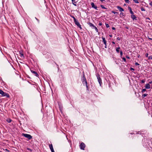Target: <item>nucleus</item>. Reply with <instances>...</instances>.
I'll use <instances>...</instances> for the list:
<instances>
[{
    "mask_svg": "<svg viewBox=\"0 0 152 152\" xmlns=\"http://www.w3.org/2000/svg\"><path fill=\"white\" fill-rule=\"evenodd\" d=\"M103 39V41L104 42V43L105 45L104 47L105 48H107V45H106L107 42H106V41L105 40V39Z\"/></svg>",
    "mask_w": 152,
    "mask_h": 152,
    "instance_id": "9b49d317",
    "label": "nucleus"
},
{
    "mask_svg": "<svg viewBox=\"0 0 152 152\" xmlns=\"http://www.w3.org/2000/svg\"><path fill=\"white\" fill-rule=\"evenodd\" d=\"M94 29H95V31H96V32H98V28H97V27H96L95 26V27L94 28Z\"/></svg>",
    "mask_w": 152,
    "mask_h": 152,
    "instance_id": "4be33fe9",
    "label": "nucleus"
},
{
    "mask_svg": "<svg viewBox=\"0 0 152 152\" xmlns=\"http://www.w3.org/2000/svg\"><path fill=\"white\" fill-rule=\"evenodd\" d=\"M117 8L120 11V12H122L124 11L123 9L119 6H117Z\"/></svg>",
    "mask_w": 152,
    "mask_h": 152,
    "instance_id": "0eeeda50",
    "label": "nucleus"
},
{
    "mask_svg": "<svg viewBox=\"0 0 152 152\" xmlns=\"http://www.w3.org/2000/svg\"><path fill=\"white\" fill-rule=\"evenodd\" d=\"M80 148L82 150H84V148L85 147V144L83 142H82L80 145Z\"/></svg>",
    "mask_w": 152,
    "mask_h": 152,
    "instance_id": "20e7f679",
    "label": "nucleus"
},
{
    "mask_svg": "<svg viewBox=\"0 0 152 152\" xmlns=\"http://www.w3.org/2000/svg\"><path fill=\"white\" fill-rule=\"evenodd\" d=\"M88 24L90 27L94 29V28L95 27V26H94L93 24L91 23H88Z\"/></svg>",
    "mask_w": 152,
    "mask_h": 152,
    "instance_id": "1a4fd4ad",
    "label": "nucleus"
},
{
    "mask_svg": "<svg viewBox=\"0 0 152 152\" xmlns=\"http://www.w3.org/2000/svg\"><path fill=\"white\" fill-rule=\"evenodd\" d=\"M135 65H139V64H138L137 62H136V63H135Z\"/></svg>",
    "mask_w": 152,
    "mask_h": 152,
    "instance_id": "473e14b6",
    "label": "nucleus"
},
{
    "mask_svg": "<svg viewBox=\"0 0 152 152\" xmlns=\"http://www.w3.org/2000/svg\"><path fill=\"white\" fill-rule=\"evenodd\" d=\"M149 83H150V84L152 83V81H151L149 82Z\"/></svg>",
    "mask_w": 152,
    "mask_h": 152,
    "instance_id": "c03bdc74",
    "label": "nucleus"
},
{
    "mask_svg": "<svg viewBox=\"0 0 152 152\" xmlns=\"http://www.w3.org/2000/svg\"><path fill=\"white\" fill-rule=\"evenodd\" d=\"M151 39V40H152V38H151V39Z\"/></svg>",
    "mask_w": 152,
    "mask_h": 152,
    "instance_id": "8fccbe9b",
    "label": "nucleus"
},
{
    "mask_svg": "<svg viewBox=\"0 0 152 152\" xmlns=\"http://www.w3.org/2000/svg\"><path fill=\"white\" fill-rule=\"evenodd\" d=\"M112 29H113V30H115V27H113L112 28Z\"/></svg>",
    "mask_w": 152,
    "mask_h": 152,
    "instance_id": "a19ab883",
    "label": "nucleus"
},
{
    "mask_svg": "<svg viewBox=\"0 0 152 152\" xmlns=\"http://www.w3.org/2000/svg\"><path fill=\"white\" fill-rule=\"evenodd\" d=\"M151 72H152V70L151 71Z\"/></svg>",
    "mask_w": 152,
    "mask_h": 152,
    "instance_id": "603ef678",
    "label": "nucleus"
},
{
    "mask_svg": "<svg viewBox=\"0 0 152 152\" xmlns=\"http://www.w3.org/2000/svg\"><path fill=\"white\" fill-rule=\"evenodd\" d=\"M0 94L2 96H6L7 97H9L10 96L8 94L4 93L1 89H0Z\"/></svg>",
    "mask_w": 152,
    "mask_h": 152,
    "instance_id": "f257e3e1",
    "label": "nucleus"
},
{
    "mask_svg": "<svg viewBox=\"0 0 152 152\" xmlns=\"http://www.w3.org/2000/svg\"><path fill=\"white\" fill-rule=\"evenodd\" d=\"M145 80H143L141 81V82L142 83H144L145 82Z\"/></svg>",
    "mask_w": 152,
    "mask_h": 152,
    "instance_id": "7c9ffc66",
    "label": "nucleus"
},
{
    "mask_svg": "<svg viewBox=\"0 0 152 152\" xmlns=\"http://www.w3.org/2000/svg\"><path fill=\"white\" fill-rule=\"evenodd\" d=\"M5 150H6V151H9L7 149H6Z\"/></svg>",
    "mask_w": 152,
    "mask_h": 152,
    "instance_id": "de8ad7c7",
    "label": "nucleus"
},
{
    "mask_svg": "<svg viewBox=\"0 0 152 152\" xmlns=\"http://www.w3.org/2000/svg\"><path fill=\"white\" fill-rule=\"evenodd\" d=\"M122 59L124 61H126V58H122Z\"/></svg>",
    "mask_w": 152,
    "mask_h": 152,
    "instance_id": "2f4dec72",
    "label": "nucleus"
},
{
    "mask_svg": "<svg viewBox=\"0 0 152 152\" xmlns=\"http://www.w3.org/2000/svg\"><path fill=\"white\" fill-rule=\"evenodd\" d=\"M131 70H134V69L133 68H131Z\"/></svg>",
    "mask_w": 152,
    "mask_h": 152,
    "instance_id": "ea45409f",
    "label": "nucleus"
},
{
    "mask_svg": "<svg viewBox=\"0 0 152 152\" xmlns=\"http://www.w3.org/2000/svg\"><path fill=\"white\" fill-rule=\"evenodd\" d=\"M120 49V48L119 47L116 49V50L118 53L119 52Z\"/></svg>",
    "mask_w": 152,
    "mask_h": 152,
    "instance_id": "6ab92c4d",
    "label": "nucleus"
},
{
    "mask_svg": "<svg viewBox=\"0 0 152 152\" xmlns=\"http://www.w3.org/2000/svg\"><path fill=\"white\" fill-rule=\"evenodd\" d=\"M101 7L102 8L104 9H107L106 8H105L103 5H101Z\"/></svg>",
    "mask_w": 152,
    "mask_h": 152,
    "instance_id": "412c9836",
    "label": "nucleus"
},
{
    "mask_svg": "<svg viewBox=\"0 0 152 152\" xmlns=\"http://www.w3.org/2000/svg\"><path fill=\"white\" fill-rule=\"evenodd\" d=\"M126 58L128 59H130V58L129 56H126Z\"/></svg>",
    "mask_w": 152,
    "mask_h": 152,
    "instance_id": "79ce46f5",
    "label": "nucleus"
},
{
    "mask_svg": "<svg viewBox=\"0 0 152 152\" xmlns=\"http://www.w3.org/2000/svg\"><path fill=\"white\" fill-rule=\"evenodd\" d=\"M83 83H85L86 84V87H87V81L86 80V79L85 78V77H83Z\"/></svg>",
    "mask_w": 152,
    "mask_h": 152,
    "instance_id": "f8f14e48",
    "label": "nucleus"
},
{
    "mask_svg": "<svg viewBox=\"0 0 152 152\" xmlns=\"http://www.w3.org/2000/svg\"><path fill=\"white\" fill-rule=\"evenodd\" d=\"M126 3L129 4L130 1L129 0H124Z\"/></svg>",
    "mask_w": 152,
    "mask_h": 152,
    "instance_id": "aec40b11",
    "label": "nucleus"
},
{
    "mask_svg": "<svg viewBox=\"0 0 152 152\" xmlns=\"http://www.w3.org/2000/svg\"><path fill=\"white\" fill-rule=\"evenodd\" d=\"M147 95H148V94H143L142 95V96L143 97H145Z\"/></svg>",
    "mask_w": 152,
    "mask_h": 152,
    "instance_id": "cd10ccee",
    "label": "nucleus"
},
{
    "mask_svg": "<svg viewBox=\"0 0 152 152\" xmlns=\"http://www.w3.org/2000/svg\"><path fill=\"white\" fill-rule=\"evenodd\" d=\"M120 40V39H118V40Z\"/></svg>",
    "mask_w": 152,
    "mask_h": 152,
    "instance_id": "3c124183",
    "label": "nucleus"
},
{
    "mask_svg": "<svg viewBox=\"0 0 152 152\" xmlns=\"http://www.w3.org/2000/svg\"><path fill=\"white\" fill-rule=\"evenodd\" d=\"M105 25H106V27L107 28H109L110 27V26L108 24L105 23Z\"/></svg>",
    "mask_w": 152,
    "mask_h": 152,
    "instance_id": "393cba45",
    "label": "nucleus"
},
{
    "mask_svg": "<svg viewBox=\"0 0 152 152\" xmlns=\"http://www.w3.org/2000/svg\"><path fill=\"white\" fill-rule=\"evenodd\" d=\"M75 24L77 26L80 28V29H82V28L81 27V25H80L79 23L77 21L76 22H75Z\"/></svg>",
    "mask_w": 152,
    "mask_h": 152,
    "instance_id": "39448f33",
    "label": "nucleus"
},
{
    "mask_svg": "<svg viewBox=\"0 0 152 152\" xmlns=\"http://www.w3.org/2000/svg\"><path fill=\"white\" fill-rule=\"evenodd\" d=\"M112 43H113V44H115V42H112Z\"/></svg>",
    "mask_w": 152,
    "mask_h": 152,
    "instance_id": "49530a36",
    "label": "nucleus"
},
{
    "mask_svg": "<svg viewBox=\"0 0 152 152\" xmlns=\"http://www.w3.org/2000/svg\"><path fill=\"white\" fill-rule=\"evenodd\" d=\"M52 152H55L54 149L51 150Z\"/></svg>",
    "mask_w": 152,
    "mask_h": 152,
    "instance_id": "37998d69",
    "label": "nucleus"
},
{
    "mask_svg": "<svg viewBox=\"0 0 152 152\" xmlns=\"http://www.w3.org/2000/svg\"><path fill=\"white\" fill-rule=\"evenodd\" d=\"M131 18L133 19V20H136L137 17L133 14H132L131 15Z\"/></svg>",
    "mask_w": 152,
    "mask_h": 152,
    "instance_id": "9d476101",
    "label": "nucleus"
},
{
    "mask_svg": "<svg viewBox=\"0 0 152 152\" xmlns=\"http://www.w3.org/2000/svg\"><path fill=\"white\" fill-rule=\"evenodd\" d=\"M21 57H24V55H23V54H21Z\"/></svg>",
    "mask_w": 152,
    "mask_h": 152,
    "instance_id": "58836bf2",
    "label": "nucleus"
},
{
    "mask_svg": "<svg viewBox=\"0 0 152 152\" xmlns=\"http://www.w3.org/2000/svg\"><path fill=\"white\" fill-rule=\"evenodd\" d=\"M122 54H123V53H122V51H121L120 52V55H121V56H122Z\"/></svg>",
    "mask_w": 152,
    "mask_h": 152,
    "instance_id": "4c0bfd02",
    "label": "nucleus"
},
{
    "mask_svg": "<svg viewBox=\"0 0 152 152\" xmlns=\"http://www.w3.org/2000/svg\"><path fill=\"white\" fill-rule=\"evenodd\" d=\"M141 10L142 11H145V9L143 7H142L141 8Z\"/></svg>",
    "mask_w": 152,
    "mask_h": 152,
    "instance_id": "a878e982",
    "label": "nucleus"
},
{
    "mask_svg": "<svg viewBox=\"0 0 152 152\" xmlns=\"http://www.w3.org/2000/svg\"><path fill=\"white\" fill-rule=\"evenodd\" d=\"M102 25V23H99V26H101Z\"/></svg>",
    "mask_w": 152,
    "mask_h": 152,
    "instance_id": "c9c22d12",
    "label": "nucleus"
},
{
    "mask_svg": "<svg viewBox=\"0 0 152 152\" xmlns=\"http://www.w3.org/2000/svg\"><path fill=\"white\" fill-rule=\"evenodd\" d=\"M120 15L121 17H123L124 16V13L123 12H121L120 14Z\"/></svg>",
    "mask_w": 152,
    "mask_h": 152,
    "instance_id": "bb28decb",
    "label": "nucleus"
},
{
    "mask_svg": "<svg viewBox=\"0 0 152 152\" xmlns=\"http://www.w3.org/2000/svg\"><path fill=\"white\" fill-rule=\"evenodd\" d=\"M112 12L113 13H114L115 14H118V12H115L114 11H112Z\"/></svg>",
    "mask_w": 152,
    "mask_h": 152,
    "instance_id": "c85d7f7f",
    "label": "nucleus"
},
{
    "mask_svg": "<svg viewBox=\"0 0 152 152\" xmlns=\"http://www.w3.org/2000/svg\"><path fill=\"white\" fill-rule=\"evenodd\" d=\"M146 91V89H143L142 91V92L143 93Z\"/></svg>",
    "mask_w": 152,
    "mask_h": 152,
    "instance_id": "b1692460",
    "label": "nucleus"
},
{
    "mask_svg": "<svg viewBox=\"0 0 152 152\" xmlns=\"http://www.w3.org/2000/svg\"><path fill=\"white\" fill-rule=\"evenodd\" d=\"M31 71L32 73L34 74L36 76H38V75L37 73L36 72L32 70H31Z\"/></svg>",
    "mask_w": 152,
    "mask_h": 152,
    "instance_id": "ddd939ff",
    "label": "nucleus"
},
{
    "mask_svg": "<svg viewBox=\"0 0 152 152\" xmlns=\"http://www.w3.org/2000/svg\"><path fill=\"white\" fill-rule=\"evenodd\" d=\"M71 17L73 19L75 23L77 21L74 16H71Z\"/></svg>",
    "mask_w": 152,
    "mask_h": 152,
    "instance_id": "a211bd4d",
    "label": "nucleus"
},
{
    "mask_svg": "<svg viewBox=\"0 0 152 152\" xmlns=\"http://www.w3.org/2000/svg\"><path fill=\"white\" fill-rule=\"evenodd\" d=\"M128 9L130 11V13L131 14H134V13H133V12L132 11V9L131 8V7H128Z\"/></svg>",
    "mask_w": 152,
    "mask_h": 152,
    "instance_id": "4468645a",
    "label": "nucleus"
},
{
    "mask_svg": "<svg viewBox=\"0 0 152 152\" xmlns=\"http://www.w3.org/2000/svg\"><path fill=\"white\" fill-rule=\"evenodd\" d=\"M133 1H134V2L135 3H139V2H138V1L137 0H133Z\"/></svg>",
    "mask_w": 152,
    "mask_h": 152,
    "instance_id": "5701e85b",
    "label": "nucleus"
},
{
    "mask_svg": "<svg viewBox=\"0 0 152 152\" xmlns=\"http://www.w3.org/2000/svg\"><path fill=\"white\" fill-rule=\"evenodd\" d=\"M146 89H149L151 88V86L149 83L146 84L145 86Z\"/></svg>",
    "mask_w": 152,
    "mask_h": 152,
    "instance_id": "6e6552de",
    "label": "nucleus"
},
{
    "mask_svg": "<svg viewBox=\"0 0 152 152\" xmlns=\"http://www.w3.org/2000/svg\"><path fill=\"white\" fill-rule=\"evenodd\" d=\"M148 53H146V54H145V56L146 57H148Z\"/></svg>",
    "mask_w": 152,
    "mask_h": 152,
    "instance_id": "e433bc0d",
    "label": "nucleus"
},
{
    "mask_svg": "<svg viewBox=\"0 0 152 152\" xmlns=\"http://www.w3.org/2000/svg\"><path fill=\"white\" fill-rule=\"evenodd\" d=\"M23 135L26 137L28 138V139L30 140L32 138V136L30 134H23Z\"/></svg>",
    "mask_w": 152,
    "mask_h": 152,
    "instance_id": "f03ea898",
    "label": "nucleus"
},
{
    "mask_svg": "<svg viewBox=\"0 0 152 152\" xmlns=\"http://www.w3.org/2000/svg\"><path fill=\"white\" fill-rule=\"evenodd\" d=\"M148 58L149 59H152V56H149Z\"/></svg>",
    "mask_w": 152,
    "mask_h": 152,
    "instance_id": "c756f323",
    "label": "nucleus"
},
{
    "mask_svg": "<svg viewBox=\"0 0 152 152\" xmlns=\"http://www.w3.org/2000/svg\"><path fill=\"white\" fill-rule=\"evenodd\" d=\"M35 19L38 21V22H39V20L36 17L35 18Z\"/></svg>",
    "mask_w": 152,
    "mask_h": 152,
    "instance_id": "f704fd0d",
    "label": "nucleus"
},
{
    "mask_svg": "<svg viewBox=\"0 0 152 152\" xmlns=\"http://www.w3.org/2000/svg\"><path fill=\"white\" fill-rule=\"evenodd\" d=\"M71 1L73 4L75 6H76V4H75L76 3V2L75 1V0H71Z\"/></svg>",
    "mask_w": 152,
    "mask_h": 152,
    "instance_id": "2eb2a0df",
    "label": "nucleus"
},
{
    "mask_svg": "<svg viewBox=\"0 0 152 152\" xmlns=\"http://www.w3.org/2000/svg\"><path fill=\"white\" fill-rule=\"evenodd\" d=\"M91 5L92 8H94L96 10H98V9H97V7L94 4V3H93V2L91 3Z\"/></svg>",
    "mask_w": 152,
    "mask_h": 152,
    "instance_id": "423d86ee",
    "label": "nucleus"
},
{
    "mask_svg": "<svg viewBox=\"0 0 152 152\" xmlns=\"http://www.w3.org/2000/svg\"><path fill=\"white\" fill-rule=\"evenodd\" d=\"M97 77L98 81L100 84V85L101 86L102 83V80L100 77L99 75L97 76Z\"/></svg>",
    "mask_w": 152,
    "mask_h": 152,
    "instance_id": "7ed1b4c3",
    "label": "nucleus"
},
{
    "mask_svg": "<svg viewBox=\"0 0 152 152\" xmlns=\"http://www.w3.org/2000/svg\"><path fill=\"white\" fill-rule=\"evenodd\" d=\"M99 0L101 1L102 2L104 1H105V0Z\"/></svg>",
    "mask_w": 152,
    "mask_h": 152,
    "instance_id": "a18cd8bd",
    "label": "nucleus"
},
{
    "mask_svg": "<svg viewBox=\"0 0 152 152\" xmlns=\"http://www.w3.org/2000/svg\"><path fill=\"white\" fill-rule=\"evenodd\" d=\"M49 147L51 150L53 149V146L52 144L49 145Z\"/></svg>",
    "mask_w": 152,
    "mask_h": 152,
    "instance_id": "dca6fc26",
    "label": "nucleus"
},
{
    "mask_svg": "<svg viewBox=\"0 0 152 152\" xmlns=\"http://www.w3.org/2000/svg\"><path fill=\"white\" fill-rule=\"evenodd\" d=\"M149 5L152 6V1L150 2L149 3Z\"/></svg>",
    "mask_w": 152,
    "mask_h": 152,
    "instance_id": "72a5a7b5",
    "label": "nucleus"
},
{
    "mask_svg": "<svg viewBox=\"0 0 152 152\" xmlns=\"http://www.w3.org/2000/svg\"><path fill=\"white\" fill-rule=\"evenodd\" d=\"M126 28L127 29H128V27H126Z\"/></svg>",
    "mask_w": 152,
    "mask_h": 152,
    "instance_id": "09e8293b",
    "label": "nucleus"
},
{
    "mask_svg": "<svg viewBox=\"0 0 152 152\" xmlns=\"http://www.w3.org/2000/svg\"><path fill=\"white\" fill-rule=\"evenodd\" d=\"M146 21L149 22H150L151 21L150 19L149 18H146Z\"/></svg>",
    "mask_w": 152,
    "mask_h": 152,
    "instance_id": "f3484780",
    "label": "nucleus"
}]
</instances>
